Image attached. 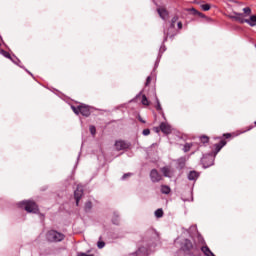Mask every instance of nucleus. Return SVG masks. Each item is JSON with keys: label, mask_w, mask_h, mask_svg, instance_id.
<instances>
[{"label": "nucleus", "mask_w": 256, "mask_h": 256, "mask_svg": "<svg viewBox=\"0 0 256 256\" xmlns=\"http://www.w3.org/2000/svg\"><path fill=\"white\" fill-rule=\"evenodd\" d=\"M46 239L50 243H59L65 239V234L61 232H57L55 230H50L46 234Z\"/></svg>", "instance_id": "f257e3e1"}, {"label": "nucleus", "mask_w": 256, "mask_h": 256, "mask_svg": "<svg viewBox=\"0 0 256 256\" xmlns=\"http://www.w3.org/2000/svg\"><path fill=\"white\" fill-rule=\"evenodd\" d=\"M177 35V30H175V23L171 22L170 26L167 29H164V43H167V40L173 39Z\"/></svg>", "instance_id": "f03ea898"}, {"label": "nucleus", "mask_w": 256, "mask_h": 256, "mask_svg": "<svg viewBox=\"0 0 256 256\" xmlns=\"http://www.w3.org/2000/svg\"><path fill=\"white\" fill-rule=\"evenodd\" d=\"M22 205H24V209L25 211H27V213L39 212V206H37V203H35L34 201H31V200L24 201L22 202Z\"/></svg>", "instance_id": "7ed1b4c3"}, {"label": "nucleus", "mask_w": 256, "mask_h": 256, "mask_svg": "<svg viewBox=\"0 0 256 256\" xmlns=\"http://www.w3.org/2000/svg\"><path fill=\"white\" fill-rule=\"evenodd\" d=\"M150 179L152 183H159V181L163 180V176L159 174V171H157V169H152L150 172Z\"/></svg>", "instance_id": "20e7f679"}, {"label": "nucleus", "mask_w": 256, "mask_h": 256, "mask_svg": "<svg viewBox=\"0 0 256 256\" xmlns=\"http://www.w3.org/2000/svg\"><path fill=\"white\" fill-rule=\"evenodd\" d=\"M81 197H83V187L78 185L76 190L74 191V199L76 201L77 207H79V201H81Z\"/></svg>", "instance_id": "39448f33"}, {"label": "nucleus", "mask_w": 256, "mask_h": 256, "mask_svg": "<svg viewBox=\"0 0 256 256\" xmlns=\"http://www.w3.org/2000/svg\"><path fill=\"white\" fill-rule=\"evenodd\" d=\"M188 11H191L192 15H194V17H200V19H206L207 21H213V19H211V17H208L207 15L203 14L202 12H199V10H197L195 8H190V9H188Z\"/></svg>", "instance_id": "423d86ee"}, {"label": "nucleus", "mask_w": 256, "mask_h": 256, "mask_svg": "<svg viewBox=\"0 0 256 256\" xmlns=\"http://www.w3.org/2000/svg\"><path fill=\"white\" fill-rule=\"evenodd\" d=\"M116 151H123L125 149H129V143L123 140H117L115 142Z\"/></svg>", "instance_id": "0eeeda50"}, {"label": "nucleus", "mask_w": 256, "mask_h": 256, "mask_svg": "<svg viewBox=\"0 0 256 256\" xmlns=\"http://www.w3.org/2000/svg\"><path fill=\"white\" fill-rule=\"evenodd\" d=\"M227 145V141L225 140H220L219 143H216L214 145V155H217V153H219V151H221V149H223V147H225Z\"/></svg>", "instance_id": "6e6552de"}, {"label": "nucleus", "mask_w": 256, "mask_h": 256, "mask_svg": "<svg viewBox=\"0 0 256 256\" xmlns=\"http://www.w3.org/2000/svg\"><path fill=\"white\" fill-rule=\"evenodd\" d=\"M160 131H162V133H164V135H169L171 133V125L162 122L160 124Z\"/></svg>", "instance_id": "1a4fd4ad"}, {"label": "nucleus", "mask_w": 256, "mask_h": 256, "mask_svg": "<svg viewBox=\"0 0 256 256\" xmlns=\"http://www.w3.org/2000/svg\"><path fill=\"white\" fill-rule=\"evenodd\" d=\"M160 171L163 173L164 177H173V170L169 166L162 167Z\"/></svg>", "instance_id": "9d476101"}, {"label": "nucleus", "mask_w": 256, "mask_h": 256, "mask_svg": "<svg viewBox=\"0 0 256 256\" xmlns=\"http://www.w3.org/2000/svg\"><path fill=\"white\" fill-rule=\"evenodd\" d=\"M182 249L183 251H191V249H193V242L189 239L184 240L182 243Z\"/></svg>", "instance_id": "9b49d317"}, {"label": "nucleus", "mask_w": 256, "mask_h": 256, "mask_svg": "<svg viewBox=\"0 0 256 256\" xmlns=\"http://www.w3.org/2000/svg\"><path fill=\"white\" fill-rule=\"evenodd\" d=\"M80 114L83 115V117H89V115H91V109H89L88 106L80 105Z\"/></svg>", "instance_id": "f8f14e48"}, {"label": "nucleus", "mask_w": 256, "mask_h": 256, "mask_svg": "<svg viewBox=\"0 0 256 256\" xmlns=\"http://www.w3.org/2000/svg\"><path fill=\"white\" fill-rule=\"evenodd\" d=\"M230 19H233L234 21H238V23H245V20L243 18V14L241 13H236V16H230Z\"/></svg>", "instance_id": "ddd939ff"}, {"label": "nucleus", "mask_w": 256, "mask_h": 256, "mask_svg": "<svg viewBox=\"0 0 256 256\" xmlns=\"http://www.w3.org/2000/svg\"><path fill=\"white\" fill-rule=\"evenodd\" d=\"M158 15H160L161 19H165V17L169 16V12L165 8H158Z\"/></svg>", "instance_id": "4468645a"}, {"label": "nucleus", "mask_w": 256, "mask_h": 256, "mask_svg": "<svg viewBox=\"0 0 256 256\" xmlns=\"http://www.w3.org/2000/svg\"><path fill=\"white\" fill-rule=\"evenodd\" d=\"M245 23H247L248 25H250V27H255V25H256V15L250 16L249 19H246V20H245Z\"/></svg>", "instance_id": "2eb2a0df"}, {"label": "nucleus", "mask_w": 256, "mask_h": 256, "mask_svg": "<svg viewBox=\"0 0 256 256\" xmlns=\"http://www.w3.org/2000/svg\"><path fill=\"white\" fill-rule=\"evenodd\" d=\"M199 178V172L197 171H190V173L188 174V179L189 181H195V179Z\"/></svg>", "instance_id": "dca6fc26"}, {"label": "nucleus", "mask_w": 256, "mask_h": 256, "mask_svg": "<svg viewBox=\"0 0 256 256\" xmlns=\"http://www.w3.org/2000/svg\"><path fill=\"white\" fill-rule=\"evenodd\" d=\"M161 193H163L164 195H169V193H171V188L167 185H162Z\"/></svg>", "instance_id": "f3484780"}, {"label": "nucleus", "mask_w": 256, "mask_h": 256, "mask_svg": "<svg viewBox=\"0 0 256 256\" xmlns=\"http://www.w3.org/2000/svg\"><path fill=\"white\" fill-rule=\"evenodd\" d=\"M200 9H202V11H211V4L209 3L202 4L200 5Z\"/></svg>", "instance_id": "a211bd4d"}, {"label": "nucleus", "mask_w": 256, "mask_h": 256, "mask_svg": "<svg viewBox=\"0 0 256 256\" xmlns=\"http://www.w3.org/2000/svg\"><path fill=\"white\" fill-rule=\"evenodd\" d=\"M191 147H193V144H191V143H186V144L184 145V152H185V153H188V151H191Z\"/></svg>", "instance_id": "6ab92c4d"}, {"label": "nucleus", "mask_w": 256, "mask_h": 256, "mask_svg": "<svg viewBox=\"0 0 256 256\" xmlns=\"http://www.w3.org/2000/svg\"><path fill=\"white\" fill-rule=\"evenodd\" d=\"M155 216L159 219V218H161V217H163V209H157L156 211H155Z\"/></svg>", "instance_id": "aec40b11"}, {"label": "nucleus", "mask_w": 256, "mask_h": 256, "mask_svg": "<svg viewBox=\"0 0 256 256\" xmlns=\"http://www.w3.org/2000/svg\"><path fill=\"white\" fill-rule=\"evenodd\" d=\"M72 111H73L76 115H79V113H81V106H78V107L72 106Z\"/></svg>", "instance_id": "412c9836"}, {"label": "nucleus", "mask_w": 256, "mask_h": 256, "mask_svg": "<svg viewBox=\"0 0 256 256\" xmlns=\"http://www.w3.org/2000/svg\"><path fill=\"white\" fill-rule=\"evenodd\" d=\"M200 141L201 143L205 144V143H209V137L206 135H203L200 137Z\"/></svg>", "instance_id": "4be33fe9"}, {"label": "nucleus", "mask_w": 256, "mask_h": 256, "mask_svg": "<svg viewBox=\"0 0 256 256\" xmlns=\"http://www.w3.org/2000/svg\"><path fill=\"white\" fill-rule=\"evenodd\" d=\"M93 208V204L89 201V202H86L85 204V211H91V209Z\"/></svg>", "instance_id": "5701e85b"}, {"label": "nucleus", "mask_w": 256, "mask_h": 256, "mask_svg": "<svg viewBox=\"0 0 256 256\" xmlns=\"http://www.w3.org/2000/svg\"><path fill=\"white\" fill-rule=\"evenodd\" d=\"M165 51H167V47L165 46V42H163L160 46V55L165 53Z\"/></svg>", "instance_id": "b1692460"}, {"label": "nucleus", "mask_w": 256, "mask_h": 256, "mask_svg": "<svg viewBox=\"0 0 256 256\" xmlns=\"http://www.w3.org/2000/svg\"><path fill=\"white\" fill-rule=\"evenodd\" d=\"M1 53L6 59H11V54L5 50H1Z\"/></svg>", "instance_id": "393cba45"}, {"label": "nucleus", "mask_w": 256, "mask_h": 256, "mask_svg": "<svg viewBox=\"0 0 256 256\" xmlns=\"http://www.w3.org/2000/svg\"><path fill=\"white\" fill-rule=\"evenodd\" d=\"M142 105H149V100L145 95L142 96Z\"/></svg>", "instance_id": "a878e982"}, {"label": "nucleus", "mask_w": 256, "mask_h": 256, "mask_svg": "<svg viewBox=\"0 0 256 256\" xmlns=\"http://www.w3.org/2000/svg\"><path fill=\"white\" fill-rule=\"evenodd\" d=\"M97 247H98V249H103V247H105V242H103V241H98Z\"/></svg>", "instance_id": "bb28decb"}, {"label": "nucleus", "mask_w": 256, "mask_h": 256, "mask_svg": "<svg viewBox=\"0 0 256 256\" xmlns=\"http://www.w3.org/2000/svg\"><path fill=\"white\" fill-rule=\"evenodd\" d=\"M243 11H244L245 15H251V9L249 7H245L243 9Z\"/></svg>", "instance_id": "cd10ccee"}, {"label": "nucleus", "mask_w": 256, "mask_h": 256, "mask_svg": "<svg viewBox=\"0 0 256 256\" xmlns=\"http://www.w3.org/2000/svg\"><path fill=\"white\" fill-rule=\"evenodd\" d=\"M90 133L91 135H95V133H97V129L95 128V126H90Z\"/></svg>", "instance_id": "c85d7f7f"}, {"label": "nucleus", "mask_w": 256, "mask_h": 256, "mask_svg": "<svg viewBox=\"0 0 256 256\" xmlns=\"http://www.w3.org/2000/svg\"><path fill=\"white\" fill-rule=\"evenodd\" d=\"M177 21H179V16L178 15H175L173 16V18L171 19V23H177Z\"/></svg>", "instance_id": "c756f323"}, {"label": "nucleus", "mask_w": 256, "mask_h": 256, "mask_svg": "<svg viewBox=\"0 0 256 256\" xmlns=\"http://www.w3.org/2000/svg\"><path fill=\"white\" fill-rule=\"evenodd\" d=\"M142 134H143L144 136L151 135V130H149V129H144L143 132H142Z\"/></svg>", "instance_id": "7c9ffc66"}, {"label": "nucleus", "mask_w": 256, "mask_h": 256, "mask_svg": "<svg viewBox=\"0 0 256 256\" xmlns=\"http://www.w3.org/2000/svg\"><path fill=\"white\" fill-rule=\"evenodd\" d=\"M151 84V76H148L147 79H146V87L149 86Z\"/></svg>", "instance_id": "2f4dec72"}, {"label": "nucleus", "mask_w": 256, "mask_h": 256, "mask_svg": "<svg viewBox=\"0 0 256 256\" xmlns=\"http://www.w3.org/2000/svg\"><path fill=\"white\" fill-rule=\"evenodd\" d=\"M77 256H95V255L80 252V253L77 254Z\"/></svg>", "instance_id": "473e14b6"}, {"label": "nucleus", "mask_w": 256, "mask_h": 256, "mask_svg": "<svg viewBox=\"0 0 256 256\" xmlns=\"http://www.w3.org/2000/svg\"><path fill=\"white\" fill-rule=\"evenodd\" d=\"M156 109L157 111H161V103H159V100H157Z\"/></svg>", "instance_id": "72a5a7b5"}, {"label": "nucleus", "mask_w": 256, "mask_h": 256, "mask_svg": "<svg viewBox=\"0 0 256 256\" xmlns=\"http://www.w3.org/2000/svg\"><path fill=\"white\" fill-rule=\"evenodd\" d=\"M225 139H231V133L224 134Z\"/></svg>", "instance_id": "f704fd0d"}, {"label": "nucleus", "mask_w": 256, "mask_h": 256, "mask_svg": "<svg viewBox=\"0 0 256 256\" xmlns=\"http://www.w3.org/2000/svg\"><path fill=\"white\" fill-rule=\"evenodd\" d=\"M177 25H178V29H183V23L182 22H178Z\"/></svg>", "instance_id": "c9c22d12"}, {"label": "nucleus", "mask_w": 256, "mask_h": 256, "mask_svg": "<svg viewBox=\"0 0 256 256\" xmlns=\"http://www.w3.org/2000/svg\"><path fill=\"white\" fill-rule=\"evenodd\" d=\"M126 177H131V173H126L122 176V179H125Z\"/></svg>", "instance_id": "e433bc0d"}, {"label": "nucleus", "mask_w": 256, "mask_h": 256, "mask_svg": "<svg viewBox=\"0 0 256 256\" xmlns=\"http://www.w3.org/2000/svg\"><path fill=\"white\" fill-rule=\"evenodd\" d=\"M154 131H155L156 133H159V131H161V126H160V127H155V128H154Z\"/></svg>", "instance_id": "4c0bfd02"}, {"label": "nucleus", "mask_w": 256, "mask_h": 256, "mask_svg": "<svg viewBox=\"0 0 256 256\" xmlns=\"http://www.w3.org/2000/svg\"><path fill=\"white\" fill-rule=\"evenodd\" d=\"M138 120L140 121V123H145V120H143L141 116H138Z\"/></svg>", "instance_id": "58836bf2"}, {"label": "nucleus", "mask_w": 256, "mask_h": 256, "mask_svg": "<svg viewBox=\"0 0 256 256\" xmlns=\"http://www.w3.org/2000/svg\"><path fill=\"white\" fill-rule=\"evenodd\" d=\"M194 3H196V5H201V2L199 1H194Z\"/></svg>", "instance_id": "ea45409f"}, {"label": "nucleus", "mask_w": 256, "mask_h": 256, "mask_svg": "<svg viewBox=\"0 0 256 256\" xmlns=\"http://www.w3.org/2000/svg\"><path fill=\"white\" fill-rule=\"evenodd\" d=\"M155 65H159V60H156Z\"/></svg>", "instance_id": "a19ab883"}, {"label": "nucleus", "mask_w": 256, "mask_h": 256, "mask_svg": "<svg viewBox=\"0 0 256 256\" xmlns=\"http://www.w3.org/2000/svg\"><path fill=\"white\" fill-rule=\"evenodd\" d=\"M254 124L256 125V121L254 122Z\"/></svg>", "instance_id": "79ce46f5"}]
</instances>
